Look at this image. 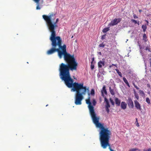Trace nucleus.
<instances>
[{
	"instance_id": "obj_47",
	"label": "nucleus",
	"mask_w": 151,
	"mask_h": 151,
	"mask_svg": "<svg viewBox=\"0 0 151 151\" xmlns=\"http://www.w3.org/2000/svg\"><path fill=\"white\" fill-rule=\"evenodd\" d=\"M48 106V105H46V106Z\"/></svg>"
},
{
	"instance_id": "obj_18",
	"label": "nucleus",
	"mask_w": 151,
	"mask_h": 151,
	"mask_svg": "<svg viewBox=\"0 0 151 151\" xmlns=\"http://www.w3.org/2000/svg\"><path fill=\"white\" fill-rule=\"evenodd\" d=\"M142 28L143 30V31L145 32L146 31V29H147V26L146 25H143L142 26Z\"/></svg>"
},
{
	"instance_id": "obj_39",
	"label": "nucleus",
	"mask_w": 151,
	"mask_h": 151,
	"mask_svg": "<svg viewBox=\"0 0 151 151\" xmlns=\"http://www.w3.org/2000/svg\"><path fill=\"white\" fill-rule=\"evenodd\" d=\"M112 65H110L109 66V68H111L112 67Z\"/></svg>"
},
{
	"instance_id": "obj_4",
	"label": "nucleus",
	"mask_w": 151,
	"mask_h": 151,
	"mask_svg": "<svg viewBox=\"0 0 151 151\" xmlns=\"http://www.w3.org/2000/svg\"><path fill=\"white\" fill-rule=\"evenodd\" d=\"M138 45L139 46L140 50H142L144 49V50L147 51L148 52H151V49L150 48V42H142V45L140 44L139 41H138L137 42Z\"/></svg>"
},
{
	"instance_id": "obj_17",
	"label": "nucleus",
	"mask_w": 151,
	"mask_h": 151,
	"mask_svg": "<svg viewBox=\"0 0 151 151\" xmlns=\"http://www.w3.org/2000/svg\"><path fill=\"white\" fill-rule=\"evenodd\" d=\"M116 71L117 72V73L121 77H122V73L119 71V70L118 69H116Z\"/></svg>"
},
{
	"instance_id": "obj_2",
	"label": "nucleus",
	"mask_w": 151,
	"mask_h": 151,
	"mask_svg": "<svg viewBox=\"0 0 151 151\" xmlns=\"http://www.w3.org/2000/svg\"><path fill=\"white\" fill-rule=\"evenodd\" d=\"M56 14L51 12L49 14L48 16L43 15V18L46 21L48 28L51 32L50 40L51 42L52 47L47 52L48 55H50L56 52H58V55L60 58L61 59L64 56V59L66 61L74 57V55H71L67 52L66 46L64 44L62 46V40L59 36H56V32L55 28L58 27L56 24L58 22L59 19L57 18L55 22L53 23L52 21L55 19Z\"/></svg>"
},
{
	"instance_id": "obj_48",
	"label": "nucleus",
	"mask_w": 151,
	"mask_h": 151,
	"mask_svg": "<svg viewBox=\"0 0 151 151\" xmlns=\"http://www.w3.org/2000/svg\"><path fill=\"white\" fill-rule=\"evenodd\" d=\"M149 86V85H148V86Z\"/></svg>"
},
{
	"instance_id": "obj_34",
	"label": "nucleus",
	"mask_w": 151,
	"mask_h": 151,
	"mask_svg": "<svg viewBox=\"0 0 151 151\" xmlns=\"http://www.w3.org/2000/svg\"><path fill=\"white\" fill-rule=\"evenodd\" d=\"M94 58H92V61L91 62V64H92L93 61L94 60Z\"/></svg>"
},
{
	"instance_id": "obj_1",
	"label": "nucleus",
	"mask_w": 151,
	"mask_h": 151,
	"mask_svg": "<svg viewBox=\"0 0 151 151\" xmlns=\"http://www.w3.org/2000/svg\"><path fill=\"white\" fill-rule=\"evenodd\" d=\"M67 64L61 63L59 68L60 76L61 79L63 80L68 88L73 87L71 91L76 92L75 97V104L76 105L81 104V101L83 99V95L86 94V91L88 95L91 94L93 96L95 95L93 89L91 90L90 93L89 92V88L84 86L82 83H73V80L71 77L69 70L72 71L77 70L78 65L77 60L74 57L65 61Z\"/></svg>"
},
{
	"instance_id": "obj_25",
	"label": "nucleus",
	"mask_w": 151,
	"mask_h": 151,
	"mask_svg": "<svg viewBox=\"0 0 151 151\" xmlns=\"http://www.w3.org/2000/svg\"><path fill=\"white\" fill-rule=\"evenodd\" d=\"M92 103H93V106H95L96 105V100L94 99H93V101H92Z\"/></svg>"
},
{
	"instance_id": "obj_26",
	"label": "nucleus",
	"mask_w": 151,
	"mask_h": 151,
	"mask_svg": "<svg viewBox=\"0 0 151 151\" xmlns=\"http://www.w3.org/2000/svg\"><path fill=\"white\" fill-rule=\"evenodd\" d=\"M109 107H105L106 111L108 113H109Z\"/></svg>"
},
{
	"instance_id": "obj_27",
	"label": "nucleus",
	"mask_w": 151,
	"mask_h": 151,
	"mask_svg": "<svg viewBox=\"0 0 151 151\" xmlns=\"http://www.w3.org/2000/svg\"><path fill=\"white\" fill-rule=\"evenodd\" d=\"M148 62L149 64L150 65V67H151V58H150L148 60Z\"/></svg>"
},
{
	"instance_id": "obj_10",
	"label": "nucleus",
	"mask_w": 151,
	"mask_h": 151,
	"mask_svg": "<svg viewBox=\"0 0 151 151\" xmlns=\"http://www.w3.org/2000/svg\"><path fill=\"white\" fill-rule=\"evenodd\" d=\"M127 106V104L124 101H122L121 104V107L122 109H125L126 108Z\"/></svg>"
},
{
	"instance_id": "obj_30",
	"label": "nucleus",
	"mask_w": 151,
	"mask_h": 151,
	"mask_svg": "<svg viewBox=\"0 0 151 151\" xmlns=\"http://www.w3.org/2000/svg\"><path fill=\"white\" fill-rule=\"evenodd\" d=\"M94 65H92V64H91V70H93L94 68Z\"/></svg>"
},
{
	"instance_id": "obj_13",
	"label": "nucleus",
	"mask_w": 151,
	"mask_h": 151,
	"mask_svg": "<svg viewBox=\"0 0 151 151\" xmlns=\"http://www.w3.org/2000/svg\"><path fill=\"white\" fill-rule=\"evenodd\" d=\"M104 102L106 103L105 107H110V105L109 104L108 100L106 97H104Z\"/></svg>"
},
{
	"instance_id": "obj_8",
	"label": "nucleus",
	"mask_w": 151,
	"mask_h": 151,
	"mask_svg": "<svg viewBox=\"0 0 151 151\" xmlns=\"http://www.w3.org/2000/svg\"><path fill=\"white\" fill-rule=\"evenodd\" d=\"M134 103L135 106L136 108L137 109L139 110H142V108L139 102L135 100L134 101Z\"/></svg>"
},
{
	"instance_id": "obj_28",
	"label": "nucleus",
	"mask_w": 151,
	"mask_h": 151,
	"mask_svg": "<svg viewBox=\"0 0 151 151\" xmlns=\"http://www.w3.org/2000/svg\"><path fill=\"white\" fill-rule=\"evenodd\" d=\"M137 148H132L130 149L129 151H136Z\"/></svg>"
},
{
	"instance_id": "obj_23",
	"label": "nucleus",
	"mask_w": 151,
	"mask_h": 151,
	"mask_svg": "<svg viewBox=\"0 0 151 151\" xmlns=\"http://www.w3.org/2000/svg\"><path fill=\"white\" fill-rule=\"evenodd\" d=\"M109 100H110V101L111 104H112V105L114 106V102L113 101V100L111 98H110Z\"/></svg>"
},
{
	"instance_id": "obj_3",
	"label": "nucleus",
	"mask_w": 151,
	"mask_h": 151,
	"mask_svg": "<svg viewBox=\"0 0 151 151\" xmlns=\"http://www.w3.org/2000/svg\"><path fill=\"white\" fill-rule=\"evenodd\" d=\"M86 103L88 104L90 115L93 123L97 128H100L104 126V124H102L99 122V117L96 116V114L95 112L94 107L91 105L90 100V97H89L86 100Z\"/></svg>"
},
{
	"instance_id": "obj_40",
	"label": "nucleus",
	"mask_w": 151,
	"mask_h": 151,
	"mask_svg": "<svg viewBox=\"0 0 151 151\" xmlns=\"http://www.w3.org/2000/svg\"><path fill=\"white\" fill-rule=\"evenodd\" d=\"M137 126L138 127L139 126V123H138V122L137 123Z\"/></svg>"
},
{
	"instance_id": "obj_41",
	"label": "nucleus",
	"mask_w": 151,
	"mask_h": 151,
	"mask_svg": "<svg viewBox=\"0 0 151 151\" xmlns=\"http://www.w3.org/2000/svg\"><path fill=\"white\" fill-rule=\"evenodd\" d=\"M136 122H137V123L138 122V121H137V118H136Z\"/></svg>"
},
{
	"instance_id": "obj_14",
	"label": "nucleus",
	"mask_w": 151,
	"mask_h": 151,
	"mask_svg": "<svg viewBox=\"0 0 151 151\" xmlns=\"http://www.w3.org/2000/svg\"><path fill=\"white\" fill-rule=\"evenodd\" d=\"M37 3V6L36 7V9L37 10H40L41 8L39 6V1L40 0H34Z\"/></svg>"
},
{
	"instance_id": "obj_6",
	"label": "nucleus",
	"mask_w": 151,
	"mask_h": 151,
	"mask_svg": "<svg viewBox=\"0 0 151 151\" xmlns=\"http://www.w3.org/2000/svg\"><path fill=\"white\" fill-rule=\"evenodd\" d=\"M127 103L128 104V106L129 108H132L134 107V104L133 102L130 97H129L128 98L127 101Z\"/></svg>"
},
{
	"instance_id": "obj_35",
	"label": "nucleus",
	"mask_w": 151,
	"mask_h": 151,
	"mask_svg": "<svg viewBox=\"0 0 151 151\" xmlns=\"http://www.w3.org/2000/svg\"><path fill=\"white\" fill-rule=\"evenodd\" d=\"M147 150V151H151V148H150L148 149Z\"/></svg>"
},
{
	"instance_id": "obj_43",
	"label": "nucleus",
	"mask_w": 151,
	"mask_h": 151,
	"mask_svg": "<svg viewBox=\"0 0 151 151\" xmlns=\"http://www.w3.org/2000/svg\"><path fill=\"white\" fill-rule=\"evenodd\" d=\"M139 11L140 12H141L142 11V10H139Z\"/></svg>"
},
{
	"instance_id": "obj_9",
	"label": "nucleus",
	"mask_w": 151,
	"mask_h": 151,
	"mask_svg": "<svg viewBox=\"0 0 151 151\" xmlns=\"http://www.w3.org/2000/svg\"><path fill=\"white\" fill-rule=\"evenodd\" d=\"M105 62L104 60L100 61L98 63V66L99 68H101L102 66L105 65Z\"/></svg>"
},
{
	"instance_id": "obj_37",
	"label": "nucleus",
	"mask_w": 151,
	"mask_h": 151,
	"mask_svg": "<svg viewBox=\"0 0 151 151\" xmlns=\"http://www.w3.org/2000/svg\"><path fill=\"white\" fill-rule=\"evenodd\" d=\"M98 54L100 55H101V52H99L98 53Z\"/></svg>"
},
{
	"instance_id": "obj_42",
	"label": "nucleus",
	"mask_w": 151,
	"mask_h": 151,
	"mask_svg": "<svg viewBox=\"0 0 151 151\" xmlns=\"http://www.w3.org/2000/svg\"><path fill=\"white\" fill-rule=\"evenodd\" d=\"M137 150H138V151H140V150L137 148Z\"/></svg>"
},
{
	"instance_id": "obj_12",
	"label": "nucleus",
	"mask_w": 151,
	"mask_h": 151,
	"mask_svg": "<svg viewBox=\"0 0 151 151\" xmlns=\"http://www.w3.org/2000/svg\"><path fill=\"white\" fill-rule=\"evenodd\" d=\"M115 101L116 104L118 106H120L121 103V101L118 98H116L115 99Z\"/></svg>"
},
{
	"instance_id": "obj_20",
	"label": "nucleus",
	"mask_w": 151,
	"mask_h": 151,
	"mask_svg": "<svg viewBox=\"0 0 151 151\" xmlns=\"http://www.w3.org/2000/svg\"><path fill=\"white\" fill-rule=\"evenodd\" d=\"M146 101L149 104H151L150 100L149 98L147 97L146 99Z\"/></svg>"
},
{
	"instance_id": "obj_7",
	"label": "nucleus",
	"mask_w": 151,
	"mask_h": 151,
	"mask_svg": "<svg viewBox=\"0 0 151 151\" xmlns=\"http://www.w3.org/2000/svg\"><path fill=\"white\" fill-rule=\"evenodd\" d=\"M101 93L102 96L104 98L105 97L104 96V94L106 95H107V92L106 89V87L105 85H104L102 89L101 90Z\"/></svg>"
},
{
	"instance_id": "obj_36",
	"label": "nucleus",
	"mask_w": 151,
	"mask_h": 151,
	"mask_svg": "<svg viewBox=\"0 0 151 151\" xmlns=\"http://www.w3.org/2000/svg\"><path fill=\"white\" fill-rule=\"evenodd\" d=\"M111 65H112V66H115L116 67V64H112Z\"/></svg>"
},
{
	"instance_id": "obj_5",
	"label": "nucleus",
	"mask_w": 151,
	"mask_h": 151,
	"mask_svg": "<svg viewBox=\"0 0 151 151\" xmlns=\"http://www.w3.org/2000/svg\"><path fill=\"white\" fill-rule=\"evenodd\" d=\"M121 20L122 19L121 18H115L111 21L109 24V25L110 26H114L117 24L121 21Z\"/></svg>"
},
{
	"instance_id": "obj_38",
	"label": "nucleus",
	"mask_w": 151,
	"mask_h": 151,
	"mask_svg": "<svg viewBox=\"0 0 151 151\" xmlns=\"http://www.w3.org/2000/svg\"><path fill=\"white\" fill-rule=\"evenodd\" d=\"M146 22H147V25H148V22L147 21V20H146L145 21Z\"/></svg>"
},
{
	"instance_id": "obj_45",
	"label": "nucleus",
	"mask_w": 151,
	"mask_h": 151,
	"mask_svg": "<svg viewBox=\"0 0 151 151\" xmlns=\"http://www.w3.org/2000/svg\"><path fill=\"white\" fill-rule=\"evenodd\" d=\"M150 72H151V69H150Z\"/></svg>"
},
{
	"instance_id": "obj_15",
	"label": "nucleus",
	"mask_w": 151,
	"mask_h": 151,
	"mask_svg": "<svg viewBox=\"0 0 151 151\" xmlns=\"http://www.w3.org/2000/svg\"><path fill=\"white\" fill-rule=\"evenodd\" d=\"M123 80L124 82L126 83V84L127 85V86L129 87H130V86L129 84L128 81L127 80L126 78L125 77L123 78Z\"/></svg>"
},
{
	"instance_id": "obj_32",
	"label": "nucleus",
	"mask_w": 151,
	"mask_h": 151,
	"mask_svg": "<svg viewBox=\"0 0 151 151\" xmlns=\"http://www.w3.org/2000/svg\"><path fill=\"white\" fill-rule=\"evenodd\" d=\"M135 97L138 100L139 99V97L138 95L137 94H135Z\"/></svg>"
},
{
	"instance_id": "obj_31",
	"label": "nucleus",
	"mask_w": 151,
	"mask_h": 151,
	"mask_svg": "<svg viewBox=\"0 0 151 151\" xmlns=\"http://www.w3.org/2000/svg\"><path fill=\"white\" fill-rule=\"evenodd\" d=\"M105 36H106L105 35H103L101 37V39L102 40H103L105 38Z\"/></svg>"
},
{
	"instance_id": "obj_46",
	"label": "nucleus",
	"mask_w": 151,
	"mask_h": 151,
	"mask_svg": "<svg viewBox=\"0 0 151 151\" xmlns=\"http://www.w3.org/2000/svg\"><path fill=\"white\" fill-rule=\"evenodd\" d=\"M73 37V36L71 38H72Z\"/></svg>"
},
{
	"instance_id": "obj_44",
	"label": "nucleus",
	"mask_w": 151,
	"mask_h": 151,
	"mask_svg": "<svg viewBox=\"0 0 151 151\" xmlns=\"http://www.w3.org/2000/svg\"><path fill=\"white\" fill-rule=\"evenodd\" d=\"M143 151H147V150H145V149H144L143 150Z\"/></svg>"
},
{
	"instance_id": "obj_22",
	"label": "nucleus",
	"mask_w": 151,
	"mask_h": 151,
	"mask_svg": "<svg viewBox=\"0 0 151 151\" xmlns=\"http://www.w3.org/2000/svg\"><path fill=\"white\" fill-rule=\"evenodd\" d=\"M131 21L132 22L134 23L135 24H137L138 25L139 24V21H138V22H137V21L133 19H132L131 20Z\"/></svg>"
},
{
	"instance_id": "obj_24",
	"label": "nucleus",
	"mask_w": 151,
	"mask_h": 151,
	"mask_svg": "<svg viewBox=\"0 0 151 151\" xmlns=\"http://www.w3.org/2000/svg\"><path fill=\"white\" fill-rule=\"evenodd\" d=\"M105 46V44H104L103 43H102L100 44L99 45V47H104Z\"/></svg>"
},
{
	"instance_id": "obj_19",
	"label": "nucleus",
	"mask_w": 151,
	"mask_h": 151,
	"mask_svg": "<svg viewBox=\"0 0 151 151\" xmlns=\"http://www.w3.org/2000/svg\"><path fill=\"white\" fill-rule=\"evenodd\" d=\"M109 29V28H105L103 29L102 31L104 33H106L108 31Z\"/></svg>"
},
{
	"instance_id": "obj_11",
	"label": "nucleus",
	"mask_w": 151,
	"mask_h": 151,
	"mask_svg": "<svg viewBox=\"0 0 151 151\" xmlns=\"http://www.w3.org/2000/svg\"><path fill=\"white\" fill-rule=\"evenodd\" d=\"M142 40L144 42H149L147 39V37L145 34H144L143 35Z\"/></svg>"
},
{
	"instance_id": "obj_16",
	"label": "nucleus",
	"mask_w": 151,
	"mask_h": 151,
	"mask_svg": "<svg viewBox=\"0 0 151 151\" xmlns=\"http://www.w3.org/2000/svg\"><path fill=\"white\" fill-rule=\"evenodd\" d=\"M109 90L110 93L112 95H114L115 94L114 89H111V87H109Z\"/></svg>"
},
{
	"instance_id": "obj_33",
	"label": "nucleus",
	"mask_w": 151,
	"mask_h": 151,
	"mask_svg": "<svg viewBox=\"0 0 151 151\" xmlns=\"http://www.w3.org/2000/svg\"><path fill=\"white\" fill-rule=\"evenodd\" d=\"M133 17H134V19H136V18H138V17L135 14H134L133 15Z\"/></svg>"
},
{
	"instance_id": "obj_21",
	"label": "nucleus",
	"mask_w": 151,
	"mask_h": 151,
	"mask_svg": "<svg viewBox=\"0 0 151 151\" xmlns=\"http://www.w3.org/2000/svg\"><path fill=\"white\" fill-rule=\"evenodd\" d=\"M139 93L140 94L142 95V96H144L145 95V94L144 91L141 90H139Z\"/></svg>"
},
{
	"instance_id": "obj_29",
	"label": "nucleus",
	"mask_w": 151,
	"mask_h": 151,
	"mask_svg": "<svg viewBox=\"0 0 151 151\" xmlns=\"http://www.w3.org/2000/svg\"><path fill=\"white\" fill-rule=\"evenodd\" d=\"M133 85L134 87L137 89L138 90L139 89V88H138L136 85H135V84H134V83H133Z\"/></svg>"
}]
</instances>
